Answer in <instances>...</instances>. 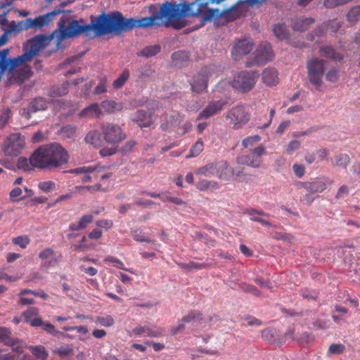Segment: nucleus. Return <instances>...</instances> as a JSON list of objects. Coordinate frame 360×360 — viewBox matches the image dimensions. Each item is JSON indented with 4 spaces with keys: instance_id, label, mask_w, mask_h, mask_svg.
<instances>
[{
    "instance_id": "f257e3e1",
    "label": "nucleus",
    "mask_w": 360,
    "mask_h": 360,
    "mask_svg": "<svg viewBox=\"0 0 360 360\" xmlns=\"http://www.w3.org/2000/svg\"><path fill=\"white\" fill-rule=\"evenodd\" d=\"M137 27H141L139 18H125L119 11L108 14L103 13L96 17L91 16V22L88 25H79L78 20H70L65 15L58 22V30L62 39L77 37L82 33L89 35V32L92 30L96 36L111 33L121 34Z\"/></svg>"
},
{
    "instance_id": "f03ea898",
    "label": "nucleus",
    "mask_w": 360,
    "mask_h": 360,
    "mask_svg": "<svg viewBox=\"0 0 360 360\" xmlns=\"http://www.w3.org/2000/svg\"><path fill=\"white\" fill-rule=\"evenodd\" d=\"M225 0H196L192 3L177 4L166 1L160 10L152 15L139 18L141 28L153 26L181 30L186 26V16H203L210 4H219Z\"/></svg>"
},
{
    "instance_id": "7ed1b4c3",
    "label": "nucleus",
    "mask_w": 360,
    "mask_h": 360,
    "mask_svg": "<svg viewBox=\"0 0 360 360\" xmlns=\"http://www.w3.org/2000/svg\"><path fill=\"white\" fill-rule=\"evenodd\" d=\"M67 150L59 143H52L39 146L30 155V163L39 169H56L68 162Z\"/></svg>"
},
{
    "instance_id": "20e7f679",
    "label": "nucleus",
    "mask_w": 360,
    "mask_h": 360,
    "mask_svg": "<svg viewBox=\"0 0 360 360\" xmlns=\"http://www.w3.org/2000/svg\"><path fill=\"white\" fill-rule=\"evenodd\" d=\"M243 4V1L239 0L235 4L222 11L219 8H209L207 13L202 16V23L204 24L206 22H210L219 18H223L228 22L234 21L239 18L243 14L240 8V5Z\"/></svg>"
},
{
    "instance_id": "39448f33",
    "label": "nucleus",
    "mask_w": 360,
    "mask_h": 360,
    "mask_svg": "<svg viewBox=\"0 0 360 360\" xmlns=\"http://www.w3.org/2000/svg\"><path fill=\"white\" fill-rule=\"evenodd\" d=\"M219 70L214 65L204 67L193 76L190 82L191 91L193 93L202 94L205 92L208 86L209 79L218 76Z\"/></svg>"
},
{
    "instance_id": "423d86ee",
    "label": "nucleus",
    "mask_w": 360,
    "mask_h": 360,
    "mask_svg": "<svg viewBox=\"0 0 360 360\" xmlns=\"http://www.w3.org/2000/svg\"><path fill=\"white\" fill-rule=\"evenodd\" d=\"M48 39L49 37L44 34L37 35L32 38L30 40V45L29 50L24 54L17 58H12L11 63L14 65V70L20 64L32 60V58L37 56L41 49L46 47V42Z\"/></svg>"
},
{
    "instance_id": "0eeeda50",
    "label": "nucleus",
    "mask_w": 360,
    "mask_h": 360,
    "mask_svg": "<svg viewBox=\"0 0 360 360\" xmlns=\"http://www.w3.org/2000/svg\"><path fill=\"white\" fill-rule=\"evenodd\" d=\"M326 62L318 58L309 60L307 63V77L310 83L317 88L323 84Z\"/></svg>"
},
{
    "instance_id": "6e6552de",
    "label": "nucleus",
    "mask_w": 360,
    "mask_h": 360,
    "mask_svg": "<svg viewBox=\"0 0 360 360\" xmlns=\"http://www.w3.org/2000/svg\"><path fill=\"white\" fill-rule=\"evenodd\" d=\"M66 11L60 8L54 9L45 15H39L34 18H28L25 20H20L19 25L21 28L28 30L34 29L39 30L41 27L49 25L53 20V18L59 14L65 13Z\"/></svg>"
},
{
    "instance_id": "1a4fd4ad",
    "label": "nucleus",
    "mask_w": 360,
    "mask_h": 360,
    "mask_svg": "<svg viewBox=\"0 0 360 360\" xmlns=\"http://www.w3.org/2000/svg\"><path fill=\"white\" fill-rule=\"evenodd\" d=\"M25 146V137L18 133H13L4 141L2 151L6 156L17 157L21 153Z\"/></svg>"
},
{
    "instance_id": "9d476101",
    "label": "nucleus",
    "mask_w": 360,
    "mask_h": 360,
    "mask_svg": "<svg viewBox=\"0 0 360 360\" xmlns=\"http://www.w3.org/2000/svg\"><path fill=\"white\" fill-rule=\"evenodd\" d=\"M101 131L104 140L110 145L118 144L127 139V134L117 124L110 122L103 124Z\"/></svg>"
},
{
    "instance_id": "9b49d317",
    "label": "nucleus",
    "mask_w": 360,
    "mask_h": 360,
    "mask_svg": "<svg viewBox=\"0 0 360 360\" xmlns=\"http://www.w3.org/2000/svg\"><path fill=\"white\" fill-rule=\"evenodd\" d=\"M226 118L233 124L234 129H239L249 122L250 114L244 105H238L228 111Z\"/></svg>"
},
{
    "instance_id": "f8f14e48",
    "label": "nucleus",
    "mask_w": 360,
    "mask_h": 360,
    "mask_svg": "<svg viewBox=\"0 0 360 360\" xmlns=\"http://www.w3.org/2000/svg\"><path fill=\"white\" fill-rule=\"evenodd\" d=\"M259 74L255 71H242L233 81V86L243 92L249 91L255 84Z\"/></svg>"
},
{
    "instance_id": "ddd939ff",
    "label": "nucleus",
    "mask_w": 360,
    "mask_h": 360,
    "mask_svg": "<svg viewBox=\"0 0 360 360\" xmlns=\"http://www.w3.org/2000/svg\"><path fill=\"white\" fill-rule=\"evenodd\" d=\"M266 153L265 148L262 145H259L250 150L249 153L238 156L236 159V162L238 165L258 168L262 162V156L265 155Z\"/></svg>"
},
{
    "instance_id": "4468645a",
    "label": "nucleus",
    "mask_w": 360,
    "mask_h": 360,
    "mask_svg": "<svg viewBox=\"0 0 360 360\" xmlns=\"http://www.w3.org/2000/svg\"><path fill=\"white\" fill-rule=\"evenodd\" d=\"M274 54L271 44L264 41L259 44L255 51V56L252 61L247 62L246 66L251 67L255 65H263L273 60Z\"/></svg>"
},
{
    "instance_id": "2eb2a0df",
    "label": "nucleus",
    "mask_w": 360,
    "mask_h": 360,
    "mask_svg": "<svg viewBox=\"0 0 360 360\" xmlns=\"http://www.w3.org/2000/svg\"><path fill=\"white\" fill-rule=\"evenodd\" d=\"M333 180L326 176H320L311 181H299L296 184L298 189L304 188L309 193H322L327 188V184L331 185Z\"/></svg>"
},
{
    "instance_id": "dca6fc26",
    "label": "nucleus",
    "mask_w": 360,
    "mask_h": 360,
    "mask_svg": "<svg viewBox=\"0 0 360 360\" xmlns=\"http://www.w3.org/2000/svg\"><path fill=\"white\" fill-rule=\"evenodd\" d=\"M8 32L9 31H6L0 37V46L4 45L8 41ZM8 53L9 49H4L0 51V80L4 72L8 71L11 72L14 70V65L11 63L12 58H8Z\"/></svg>"
},
{
    "instance_id": "f3484780",
    "label": "nucleus",
    "mask_w": 360,
    "mask_h": 360,
    "mask_svg": "<svg viewBox=\"0 0 360 360\" xmlns=\"http://www.w3.org/2000/svg\"><path fill=\"white\" fill-rule=\"evenodd\" d=\"M49 105V101L43 97L34 98L27 108H23L20 110V115L22 117L29 120L32 115L37 111L45 110Z\"/></svg>"
},
{
    "instance_id": "a211bd4d",
    "label": "nucleus",
    "mask_w": 360,
    "mask_h": 360,
    "mask_svg": "<svg viewBox=\"0 0 360 360\" xmlns=\"http://www.w3.org/2000/svg\"><path fill=\"white\" fill-rule=\"evenodd\" d=\"M254 44L250 39L245 38L237 40L231 51V55L235 60L248 55L253 49Z\"/></svg>"
},
{
    "instance_id": "6ab92c4d",
    "label": "nucleus",
    "mask_w": 360,
    "mask_h": 360,
    "mask_svg": "<svg viewBox=\"0 0 360 360\" xmlns=\"http://www.w3.org/2000/svg\"><path fill=\"white\" fill-rule=\"evenodd\" d=\"M183 121V117L177 111H169L160 116V128L168 131L173 127L178 126Z\"/></svg>"
},
{
    "instance_id": "aec40b11",
    "label": "nucleus",
    "mask_w": 360,
    "mask_h": 360,
    "mask_svg": "<svg viewBox=\"0 0 360 360\" xmlns=\"http://www.w3.org/2000/svg\"><path fill=\"white\" fill-rule=\"evenodd\" d=\"M234 168L226 160L215 162V176L219 180L229 181L233 177Z\"/></svg>"
},
{
    "instance_id": "412c9836",
    "label": "nucleus",
    "mask_w": 360,
    "mask_h": 360,
    "mask_svg": "<svg viewBox=\"0 0 360 360\" xmlns=\"http://www.w3.org/2000/svg\"><path fill=\"white\" fill-rule=\"evenodd\" d=\"M226 101L222 100L211 101L206 108L198 115L197 120L207 119L219 112L224 105Z\"/></svg>"
},
{
    "instance_id": "4be33fe9",
    "label": "nucleus",
    "mask_w": 360,
    "mask_h": 360,
    "mask_svg": "<svg viewBox=\"0 0 360 360\" xmlns=\"http://www.w3.org/2000/svg\"><path fill=\"white\" fill-rule=\"evenodd\" d=\"M132 333L136 336L143 335L149 338H160L163 336L165 330L162 328L156 326H139L132 330Z\"/></svg>"
},
{
    "instance_id": "5701e85b",
    "label": "nucleus",
    "mask_w": 360,
    "mask_h": 360,
    "mask_svg": "<svg viewBox=\"0 0 360 360\" xmlns=\"http://www.w3.org/2000/svg\"><path fill=\"white\" fill-rule=\"evenodd\" d=\"M39 314V309L35 307H29L22 313L24 321L32 327H39L43 325V320L37 317Z\"/></svg>"
},
{
    "instance_id": "b1692460",
    "label": "nucleus",
    "mask_w": 360,
    "mask_h": 360,
    "mask_svg": "<svg viewBox=\"0 0 360 360\" xmlns=\"http://www.w3.org/2000/svg\"><path fill=\"white\" fill-rule=\"evenodd\" d=\"M39 258L42 260L41 266L45 269H49L51 266H55L58 262L56 257V252L50 248H47L41 250L39 253Z\"/></svg>"
},
{
    "instance_id": "393cba45",
    "label": "nucleus",
    "mask_w": 360,
    "mask_h": 360,
    "mask_svg": "<svg viewBox=\"0 0 360 360\" xmlns=\"http://www.w3.org/2000/svg\"><path fill=\"white\" fill-rule=\"evenodd\" d=\"M141 127H149L153 123L150 115L144 110H138L132 119Z\"/></svg>"
},
{
    "instance_id": "a878e982",
    "label": "nucleus",
    "mask_w": 360,
    "mask_h": 360,
    "mask_svg": "<svg viewBox=\"0 0 360 360\" xmlns=\"http://www.w3.org/2000/svg\"><path fill=\"white\" fill-rule=\"evenodd\" d=\"M315 22L313 18H300L292 20L291 27L296 32H304Z\"/></svg>"
},
{
    "instance_id": "bb28decb",
    "label": "nucleus",
    "mask_w": 360,
    "mask_h": 360,
    "mask_svg": "<svg viewBox=\"0 0 360 360\" xmlns=\"http://www.w3.org/2000/svg\"><path fill=\"white\" fill-rule=\"evenodd\" d=\"M102 115V111L98 103H94L84 108L79 114L80 118H94L99 117Z\"/></svg>"
},
{
    "instance_id": "cd10ccee",
    "label": "nucleus",
    "mask_w": 360,
    "mask_h": 360,
    "mask_svg": "<svg viewBox=\"0 0 360 360\" xmlns=\"http://www.w3.org/2000/svg\"><path fill=\"white\" fill-rule=\"evenodd\" d=\"M93 215L91 214H84L77 222L71 223L69 225V230L72 231L83 230L93 221Z\"/></svg>"
},
{
    "instance_id": "c85d7f7f",
    "label": "nucleus",
    "mask_w": 360,
    "mask_h": 360,
    "mask_svg": "<svg viewBox=\"0 0 360 360\" xmlns=\"http://www.w3.org/2000/svg\"><path fill=\"white\" fill-rule=\"evenodd\" d=\"M262 80L269 86L276 85L278 82V72L275 68H267L262 72Z\"/></svg>"
},
{
    "instance_id": "c756f323",
    "label": "nucleus",
    "mask_w": 360,
    "mask_h": 360,
    "mask_svg": "<svg viewBox=\"0 0 360 360\" xmlns=\"http://www.w3.org/2000/svg\"><path fill=\"white\" fill-rule=\"evenodd\" d=\"M195 186L200 191L217 190L220 187L218 181L205 179H199L196 182Z\"/></svg>"
},
{
    "instance_id": "7c9ffc66",
    "label": "nucleus",
    "mask_w": 360,
    "mask_h": 360,
    "mask_svg": "<svg viewBox=\"0 0 360 360\" xmlns=\"http://www.w3.org/2000/svg\"><path fill=\"white\" fill-rule=\"evenodd\" d=\"M196 175L203 176L206 178L215 176V162H210L194 171Z\"/></svg>"
},
{
    "instance_id": "2f4dec72",
    "label": "nucleus",
    "mask_w": 360,
    "mask_h": 360,
    "mask_svg": "<svg viewBox=\"0 0 360 360\" xmlns=\"http://www.w3.org/2000/svg\"><path fill=\"white\" fill-rule=\"evenodd\" d=\"M84 140L86 143L92 145L95 148L101 147L102 145L101 134L97 130H93L88 132Z\"/></svg>"
},
{
    "instance_id": "473e14b6",
    "label": "nucleus",
    "mask_w": 360,
    "mask_h": 360,
    "mask_svg": "<svg viewBox=\"0 0 360 360\" xmlns=\"http://www.w3.org/2000/svg\"><path fill=\"white\" fill-rule=\"evenodd\" d=\"M273 32L279 40H287L290 38V32L284 23H278L274 26Z\"/></svg>"
},
{
    "instance_id": "72a5a7b5",
    "label": "nucleus",
    "mask_w": 360,
    "mask_h": 360,
    "mask_svg": "<svg viewBox=\"0 0 360 360\" xmlns=\"http://www.w3.org/2000/svg\"><path fill=\"white\" fill-rule=\"evenodd\" d=\"M70 83L65 82L60 85L53 86L51 88L49 95L52 97H58L66 95L69 92Z\"/></svg>"
},
{
    "instance_id": "f704fd0d",
    "label": "nucleus",
    "mask_w": 360,
    "mask_h": 360,
    "mask_svg": "<svg viewBox=\"0 0 360 360\" xmlns=\"http://www.w3.org/2000/svg\"><path fill=\"white\" fill-rule=\"evenodd\" d=\"M101 106L109 113H112L115 111H121L123 109L122 103L116 102L112 100H105L102 101Z\"/></svg>"
},
{
    "instance_id": "c9c22d12",
    "label": "nucleus",
    "mask_w": 360,
    "mask_h": 360,
    "mask_svg": "<svg viewBox=\"0 0 360 360\" xmlns=\"http://www.w3.org/2000/svg\"><path fill=\"white\" fill-rule=\"evenodd\" d=\"M320 53L322 56L336 61H340L343 58L342 56L340 53H337L330 46L321 47Z\"/></svg>"
},
{
    "instance_id": "e433bc0d",
    "label": "nucleus",
    "mask_w": 360,
    "mask_h": 360,
    "mask_svg": "<svg viewBox=\"0 0 360 360\" xmlns=\"http://www.w3.org/2000/svg\"><path fill=\"white\" fill-rule=\"evenodd\" d=\"M27 349L37 359L45 360L49 356V352L43 345H28Z\"/></svg>"
},
{
    "instance_id": "4c0bfd02",
    "label": "nucleus",
    "mask_w": 360,
    "mask_h": 360,
    "mask_svg": "<svg viewBox=\"0 0 360 360\" xmlns=\"http://www.w3.org/2000/svg\"><path fill=\"white\" fill-rule=\"evenodd\" d=\"M160 50L161 47L160 45H150L143 48L137 55L148 58L156 56Z\"/></svg>"
},
{
    "instance_id": "58836bf2",
    "label": "nucleus",
    "mask_w": 360,
    "mask_h": 360,
    "mask_svg": "<svg viewBox=\"0 0 360 360\" xmlns=\"http://www.w3.org/2000/svg\"><path fill=\"white\" fill-rule=\"evenodd\" d=\"M5 345L11 347L12 350L18 354H22L25 348H27L26 344L18 339H8L5 342Z\"/></svg>"
},
{
    "instance_id": "ea45409f",
    "label": "nucleus",
    "mask_w": 360,
    "mask_h": 360,
    "mask_svg": "<svg viewBox=\"0 0 360 360\" xmlns=\"http://www.w3.org/2000/svg\"><path fill=\"white\" fill-rule=\"evenodd\" d=\"M130 76V72L128 69H124L118 77L112 82V86L115 89H121Z\"/></svg>"
},
{
    "instance_id": "a19ab883",
    "label": "nucleus",
    "mask_w": 360,
    "mask_h": 360,
    "mask_svg": "<svg viewBox=\"0 0 360 360\" xmlns=\"http://www.w3.org/2000/svg\"><path fill=\"white\" fill-rule=\"evenodd\" d=\"M204 144L202 139L198 141L191 146L189 153L186 155V158L197 157L203 150Z\"/></svg>"
},
{
    "instance_id": "79ce46f5",
    "label": "nucleus",
    "mask_w": 360,
    "mask_h": 360,
    "mask_svg": "<svg viewBox=\"0 0 360 360\" xmlns=\"http://www.w3.org/2000/svg\"><path fill=\"white\" fill-rule=\"evenodd\" d=\"M77 131V127L74 124H66L63 126L60 130L59 134L63 137L66 139L72 138Z\"/></svg>"
},
{
    "instance_id": "37998d69",
    "label": "nucleus",
    "mask_w": 360,
    "mask_h": 360,
    "mask_svg": "<svg viewBox=\"0 0 360 360\" xmlns=\"http://www.w3.org/2000/svg\"><path fill=\"white\" fill-rule=\"evenodd\" d=\"M349 162V156L345 153H342L335 157V162H333V165L346 168Z\"/></svg>"
},
{
    "instance_id": "c03bdc74",
    "label": "nucleus",
    "mask_w": 360,
    "mask_h": 360,
    "mask_svg": "<svg viewBox=\"0 0 360 360\" xmlns=\"http://www.w3.org/2000/svg\"><path fill=\"white\" fill-rule=\"evenodd\" d=\"M53 353L58 354L60 358H65L68 356L73 353V349L71 346H60L58 348L55 349Z\"/></svg>"
},
{
    "instance_id": "a18cd8bd",
    "label": "nucleus",
    "mask_w": 360,
    "mask_h": 360,
    "mask_svg": "<svg viewBox=\"0 0 360 360\" xmlns=\"http://www.w3.org/2000/svg\"><path fill=\"white\" fill-rule=\"evenodd\" d=\"M108 79L106 77H103L99 79V82L94 89V94L98 95L107 91Z\"/></svg>"
},
{
    "instance_id": "49530a36",
    "label": "nucleus",
    "mask_w": 360,
    "mask_h": 360,
    "mask_svg": "<svg viewBox=\"0 0 360 360\" xmlns=\"http://www.w3.org/2000/svg\"><path fill=\"white\" fill-rule=\"evenodd\" d=\"M347 19L349 22L360 20V6L352 8L347 13Z\"/></svg>"
},
{
    "instance_id": "de8ad7c7",
    "label": "nucleus",
    "mask_w": 360,
    "mask_h": 360,
    "mask_svg": "<svg viewBox=\"0 0 360 360\" xmlns=\"http://www.w3.org/2000/svg\"><path fill=\"white\" fill-rule=\"evenodd\" d=\"M32 75V72L29 65H24L18 70V77L22 81L27 79Z\"/></svg>"
},
{
    "instance_id": "09e8293b",
    "label": "nucleus",
    "mask_w": 360,
    "mask_h": 360,
    "mask_svg": "<svg viewBox=\"0 0 360 360\" xmlns=\"http://www.w3.org/2000/svg\"><path fill=\"white\" fill-rule=\"evenodd\" d=\"M136 145V142L134 140H129L119 148V149H117V152L120 153L123 155H127L133 150Z\"/></svg>"
},
{
    "instance_id": "8fccbe9b",
    "label": "nucleus",
    "mask_w": 360,
    "mask_h": 360,
    "mask_svg": "<svg viewBox=\"0 0 360 360\" xmlns=\"http://www.w3.org/2000/svg\"><path fill=\"white\" fill-rule=\"evenodd\" d=\"M202 314L198 311H191L186 316L182 318L184 323H191L192 321L201 319Z\"/></svg>"
},
{
    "instance_id": "3c124183",
    "label": "nucleus",
    "mask_w": 360,
    "mask_h": 360,
    "mask_svg": "<svg viewBox=\"0 0 360 360\" xmlns=\"http://www.w3.org/2000/svg\"><path fill=\"white\" fill-rule=\"evenodd\" d=\"M104 262L113 263L114 266L115 267L119 268L120 269L125 270V271H128L132 273L131 271H130L124 267V263L120 259H119L116 257H114L112 256H108L104 259Z\"/></svg>"
},
{
    "instance_id": "603ef678",
    "label": "nucleus",
    "mask_w": 360,
    "mask_h": 360,
    "mask_svg": "<svg viewBox=\"0 0 360 360\" xmlns=\"http://www.w3.org/2000/svg\"><path fill=\"white\" fill-rule=\"evenodd\" d=\"M345 350V346L341 343H333L331 344L329 347L328 352L332 354H340Z\"/></svg>"
},
{
    "instance_id": "864d4df0",
    "label": "nucleus",
    "mask_w": 360,
    "mask_h": 360,
    "mask_svg": "<svg viewBox=\"0 0 360 360\" xmlns=\"http://www.w3.org/2000/svg\"><path fill=\"white\" fill-rule=\"evenodd\" d=\"M261 141V136L259 135L249 136L242 141V145L244 148H248Z\"/></svg>"
},
{
    "instance_id": "5fc2aeb1",
    "label": "nucleus",
    "mask_w": 360,
    "mask_h": 360,
    "mask_svg": "<svg viewBox=\"0 0 360 360\" xmlns=\"http://www.w3.org/2000/svg\"><path fill=\"white\" fill-rule=\"evenodd\" d=\"M96 167H91V166H83L77 167L75 169H72L68 171L70 174H87V173H91L96 171Z\"/></svg>"
},
{
    "instance_id": "6e6d98bb",
    "label": "nucleus",
    "mask_w": 360,
    "mask_h": 360,
    "mask_svg": "<svg viewBox=\"0 0 360 360\" xmlns=\"http://www.w3.org/2000/svg\"><path fill=\"white\" fill-rule=\"evenodd\" d=\"M43 327V329L46 331L47 333L56 336L57 335H60L61 336L63 337H67L68 335L67 334H65V333H60L59 332L58 330H56L55 329V327L53 324L50 323H44L43 322V325L41 326Z\"/></svg>"
},
{
    "instance_id": "4d7b16f0",
    "label": "nucleus",
    "mask_w": 360,
    "mask_h": 360,
    "mask_svg": "<svg viewBox=\"0 0 360 360\" xmlns=\"http://www.w3.org/2000/svg\"><path fill=\"white\" fill-rule=\"evenodd\" d=\"M17 167L20 169H23L24 171H30L32 169L31 167L32 166L30 163V158L27 159L26 158L20 157L18 160Z\"/></svg>"
},
{
    "instance_id": "13d9d810",
    "label": "nucleus",
    "mask_w": 360,
    "mask_h": 360,
    "mask_svg": "<svg viewBox=\"0 0 360 360\" xmlns=\"http://www.w3.org/2000/svg\"><path fill=\"white\" fill-rule=\"evenodd\" d=\"M11 115V111L9 108L4 109L0 115V128H4L8 122Z\"/></svg>"
},
{
    "instance_id": "bf43d9fd",
    "label": "nucleus",
    "mask_w": 360,
    "mask_h": 360,
    "mask_svg": "<svg viewBox=\"0 0 360 360\" xmlns=\"http://www.w3.org/2000/svg\"><path fill=\"white\" fill-rule=\"evenodd\" d=\"M30 240L27 236H18L13 238V243L22 248H25L30 243Z\"/></svg>"
},
{
    "instance_id": "052dcab7",
    "label": "nucleus",
    "mask_w": 360,
    "mask_h": 360,
    "mask_svg": "<svg viewBox=\"0 0 360 360\" xmlns=\"http://www.w3.org/2000/svg\"><path fill=\"white\" fill-rule=\"evenodd\" d=\"M96 322L98 323L101 326L105 327H110L114 323V319L110 316H108L106 317L98 316L96 318Z\"/></svg>"
},
{
    "instance_id": "680f3d73",
    "label": "nucleus",
    "mask_w": 360,
    "mask_h": 360,
    "mask_svg": "<svg viewBox=\"0 0 360 360\" xmlns=\"http://www.w3.org/2000/svg\"><path fill=\"white\" fill-rule=\"evenodd\" d=\"M38 186L44 192L48 193L55 188L56 184L53 181H41L39 183Z\"/></svg>"
},
{
    "instance_id": "e2e57ef3",
    "label": "nucleus",
    "mask_w": 360,
    "mask_h": 360,
    "mask_svg": "<svg viewBox=\"0 0 360 360\" xmlns=\"http://www.w3.org/2000/svg\"><path fill=\"white\" fill-rule=\"evenodd\" d=\"M326 79L328 82L335 83L339 79V72L336 69H332L326 75Z\"/></svg>"
},
{
    "instance_id": "0e129e2a",
    "label": "nucleus",
    "mask_w": 360,
    "mask_h": 360,
    "mask_svg": "<svg viewBox=\"0 0 360 360\" xmlns=\"http://www.w3.org/2000/svg\"><path fill=\"white\" fill-rule=\"evenodd\" d=\"M345 4L344 0H324L323 5L327 8H333Z\"/></svg>"
},
{
    "instance_id": "69168bd1",
    "label": "nucleus",
    "mask_w": 360,
    "mask_h": 360,
    "mask_svg": "<svg viewBox=\"0 0 360 360\" xmlns=\"http://www.w3.org/2000/svg\"><path fill=\"white\" fill-rule=\"evenodd\" d=\"M301 143L297 140H292L286 147V150L289 154H292L300 148Z\"/></svg>"
},
{
    "instance_id": "338daca9",
    "label": "nucleus",
    "mask_w": 360,
    "mask_h": 360,
    "mask_svg": "<svg viewBox=\"0 0 360 360\" xmlns=\"http://www.w3.org/2000/svg\"><path fill=\"white\" fill-rule=\"evenodd\" d=\"M293 172L296 176L301 178L305 174V167L303 165L295 164L292 166Z\"/></svg>"
},
{
    "instance_id": "774afa93",
    "label": "nucleus",
    "mask_w": 360,
    "mask_h": 360,
    "mask_svg": "<svg viewBox=\"0 0 360 360\" xmlns=\"http://www.w3.org/2000/svg\"><path fill=\"white\" fill-rule=\"evenodd\" d=\"M117 149L115 148L105 147L100 150L99 153L102 157L112 156L116 154Z\"/></svg>"
}]
</instances>
